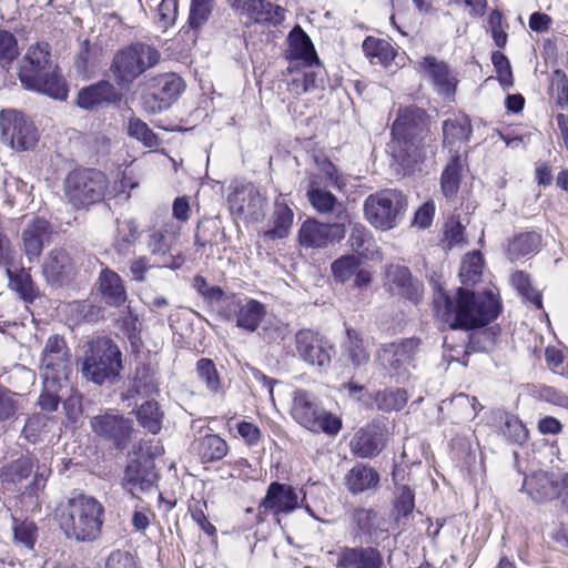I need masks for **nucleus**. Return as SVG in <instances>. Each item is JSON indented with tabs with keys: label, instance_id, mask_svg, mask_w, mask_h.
<instances>
[{
	"label": "nucleus",
	"instance_id": "obj_60",
	"mask_svg": "<svg viewBox=\"0 0 568 568\" xmlns=\"http://www.w3.org/2000/svg\"><path fill=\"white\" fill-rule=\"evenodd\" d=\"M220 232L217 223L212 219H204L197 223L194 233V245L196 247L213 246L216 244V236Z\"/></svg>",
	"mask_w": 568,
	"mask_h": 568
},
{
	"label": "nucleus",
	"instance_id": "obj_45",
	"mask_svg": "<svg viewBox=\"0 0 568 568\" xmlns=\"http://www.w3.org/2000/svg\"><path fill=\"white\" fill-rule=\"evenodd\" d=\"M407 400V393L403 388H385L374 396L377 409L386 413L403 409Z\"/></svg>",
	"mask_w": 568,
	"mask_h": 568
},
{
	"label": "nucleus",
	"instance_id": "obj_38",
	"mask_svg": "<svg viewBox=\"0 0 568 568\" xmlns=\"http://www.w3.org/2000/svg\"><path fill=\"white\" fill-rule=\"evenodd\" d=\"M33 467L32 456L22 455L0 468V479L2 484L17 486L31 475Z\"/></svg>",
	"mask_w": 568,
	"mask_h": 568
},
{
	"label": "nucleus",
	"instance_id": "obj_47",
	"mask_svg": "<svg viewBox=\"0 0 568 568\" xmlns=\"http://www.w3.org/2000/svg\"><path fill=\"white\" fill-rule=\"evenodd\" d=\"M393 507L397 520L407 519L415 508V491L408 485L395 483Z\"/></svg>",
	"mask_w": 568,
	"mask_h": 568
},
{
	"label": "nucleus",
	"instance_id": "obj_15",
	"mask_svg": "<svg viewBox=\"0 0 568 568\" xmlns=\"http://www.w3.org/2000/svg\"><path fill=\"white\" fill-rule=\"evenodd\" d=\"M265 202L266 199L252 183L236 186L227 196L231 211L251 222H258L264 217Z\"/></svg>",
	"mask_w": 568,
	"mask_h": 568
},
{
	"label": "nucleus",
	"instance_id": "obj_54",
	"mask_svg": "<svg viewBox=\"0 0 568 568\" xmlns=\"http://www.w3.org/2000/svg\"><path fill=\"white\" fill-rule=\"evenodd\" d=\"M351 519L356 527L355 536L372 537L376 531L377 513L372 508L357 507L353 509Z\"/></svg>",
	"mask_w": 568,
	"mask_h": 568
},
{
	"label": "nucleus",
	"instance_id": "obj_24",
	"mask_svg": "<svg viewBox=\"0 0 568 568\" xmlns=\"http://www.w3.org/2000/svg\"><path fill=\"white\" fill-rule=\"evenodd\" d=\"M386 278L397 294L418 304L423 298V284L414 278L409 268L399 264H390L386 267Z\"/></svg>",
	"mask_w": 568,
	"mask_h": 568
},
{
	"label": "nucleus",
	"instance_id": "obj_31",
	"mask_svg": "<svg viewBox=\"0 0 568 568\" xmlns=\"http://www.w3.org/2000/svg\"><path fill=\"white\" fill-rule=\"evenodd\" d=\"M379 474L377 470L366 464H355L345 475V486L353 495L374 489L379 484Z\"/></svg>",
	"mask_w": 568,
	"mask_h": 568
},
{
	"label": "nucleus",
	"instance_id": "obj_35",
	"mask_svg": "<svg viewBox=\"0 0 568 568\" xmlns=\"http://www.w3.org/2000/svg\"><path fill=\"white\" fill-rule=\"evenodd\" d=\"M192 449L201 458L202 463L221 460L229 450L226 442L216 434H209L196 439Z\"/></svg>",
	"mask_w": 568,
	"mask_h": 568
},
{
	"label": "nucleus",
	"instance_id": "obj_40",
	"mask_svg": "<svg viewBox=\"0 0 568 568\" xmlns=\"http://www.w3.org/2000/svg\"><path fill=\"white\" fill-rule=\"evenodd\" d=\"M363 52L372 64L388 65L396 57L393 45L384 39L367 37L362 44Z\"/></svg>",
	"mask_w": 568,
	"mask_h": 568
},
{
	"label": "nucleus",
	"instance_id": "obj_12",
	"mask_svg": "<svg viewBox=\"0 0 568 568\" xmlns=\"http://www.w3.org/2000/svg\"><path fill=\"white\" fill-rule=\"evenodd\" d=\"M333 349L331 342L318 332L303 328L295 334L296 355L311 366L328 367Z\"/></svg>",
	"mask_w": 568,
	"mask_h": 568
},
{
	"label": "nucleus",
	"instance_id": "obj_61",
	"mask_svg": "<svg viewBox=\"0 0 568 568\" xmlns=\"http://www.w3.org/2000/svg\"><path fill=\"white\" fill-rule=\"evenodd\" d=\"M192 288L209 304L220 303L225 297V292L221 286L210 285L207 280L200 274L193 277Z\"/></svg>",
	"mask_w": 568,
	"mask_h": 568
},
{
	"label": "nucleus",
	"instance_id": "obj_6",
	"mask_svg": "<svg viewBox=\"0 0 568 568\" xmlns=\"http://www.w3.org/2000/svg\"><path fill=\"white\" fill-rule=\"evenodd\" d=\"M291 415L296 423L313 433L335 436L342 428V419L326 412L316 396L305 389L294 390Z\"/></svg>",
	"mask_w": 568,
	"mask_h": 568
},
{
	"label": "nucleus",
	"instance_id": "obj_34",
	"mask_svg": "<svg viewBox=\"0 0 568 568\" xmlns=\"http://www.w3.org/2000/svg\"><path fill=\"white\" fill-rule=\"evenodd\" d=\"M293 219L294 213L292 209L280 199H276L272 214L273 227L262 233L263 239L266 241H275L287 237L293 224Z\"/></svg>",
	"mask_w": 568,
	"mask_h": 568
},
{
	"label": "nucleus",
	"instance_id": "obj_22",
	"mask_svg": "<svg viewBox=\"0 0 568 568\" xmlns=\"http://www.w3.org/2000/svg\"><path fill=\"white\" fill-rule=\"evenodd\" d=\"M82 376L97 385L106 379V336L91 339L83 355Z\"/></svg>",
	"mask_w": 568,
	"mask_h": 568
},
{
	"label": "nucleus",
	"instance_id": "obj_52",
	"mask_svg": "<svg viewBox=\"0 0 568 568\" xmlns=\"http://www.w3.org/2000/svg\"><path fill=\"white\" fill-rule=\"evenodd\" d=\"M42 379L43 390L39 397L38 405L42 410L55 412L61 402L59 392L62 390L68 381L47 379L45 377H42Z\"/></svg>",
	"mask_w": 568,
	"mask_h": 568
},
{
	"label": "nucleus",
	"instance_id": "obj_25",
	"mask_svg": "<svg viewBox=\"0 0 568 568\" xmlns=\"http://www.w3.org/2000/svg\"><path fill=\"white\" fill-rule=\"evenodd\" d=\"M465 165L466 159H464L458 152H455L449 158L440 174L439 190L448 203H455L457 200Z\"/></svg>",
	"mask_w": 568,
	"mask_h": 568
},
{
	"label": "nucleus",
	"instance_id": "obj_5",
	"mask_svg": "<svg viewBox=\"0 0 568 568\" xmlns=\"http://www.w3.org/2000/svg\"><path fill=\"white\" fill-rule=\"evenodd\" d=\"M160 60L159 51L145 43L136 42L119 51L110 70L115 74L120 89L109 83V104L122 100L123 91L128 85L148 69L154 67Z\"/></svg>",
	"mask_w": 568,
	"mask_h": 568
},
{
	"label": "nucleus",
	"instance_id": "obj_42",
	"mask_svg": "<svg viewBox=\"0 0 568 568\" xmlns=\"http://www.w3.org/2000/svg\"><path fill=\"white\" fill-rule=\"evenodd\" d=\"M473 133L470 120L467 115L447 119L443 122V143L452 145L457 141H469Z\"/></svg>",
	"mask_w": 568,
	"mask_h": 568
},
{
	"label": "nucleus",
	"instance_id": "obj_26",
	"mask_svg": "<svg viewBox=\"0 0 568 568\" xmlns=\"http://www.w3.org/2000/svg\"><path fill=\"white\" fill-rule=\"evenodd\" d=\"M104 51L101 44L84 40L73 59L75 73L90 79L102 70Z\"/></svg>",
	"mask_w": 568,
	"mask_h": 568
},
{
	"label": "nucleus",
	"instance_id": "obj_39",
	"mask_svg": "<svg viewBox=\"0 0 568 568\" xmlns=\"http://www.w3.org/2000/svg\"><path fill=\"white\" fill-rule=\"evenodd\" d=\"M133 430L131 419L109 414V449H125L131 442Z\"/></svg>",
	"mask_w": 568,
	"mask_h": 568
},
{
	"label": "nucleus",
	"instance_id": "obj_2",
	"mask_svg": "<svg viewBox=\"0 0 568 568\" xmlns=\"http://www.w3.org/2000/svg\"><path fill=\"white\" fill-rule=\"evenodd\" d=\"M390 134L396 142L393 155L405 173L420 171L428 154H434L435 139L430 134L429 116L420 108L399 109Z\"/></svg>",
	"mask_w": 568,
	"mask_h": 568
},
{
	"label": "nucleus",
	"instance_id": "obj_18",
	"mask_svg": "<svg viewBox=\"0 0 568 568\" xmlns=\"http://www.w3.org/2000/svg\"><path fill=\"white\" fill-rule=\"evenodd\" d=\"M387 437L386 426L373 422L355 433L349 443L351 452L359 458H374L386 446Z\"/></svg>",
	"mask_w": 568,
	"mask_h": 568
},
{
	"label": "nucleus",
	"instance_id": "obj_48",
	"mask_svg": "<svg viewBox=\"0 0 568 568\" xmlns=\"http://www.w3.org/2000/svg\"><path fill=\"white\" fill-rule=\"evenodd\" d=\"M106 101V80L82 88L78 93L77 104L84 110H94Z\"/></svg>",
	"mask_w": 568,
	"mask_h": 568
},
{
	"label": "nucleus",
	"instance_id": "obj_51",
	"mask_svg": "<svg viewBox=\"0 0 568 568\" xmlns=\"http://www.w3.org/2000/svg\"><path fill=\"white\" fill-rule=\"evenodd\" d=\"M484 260L480 252L467 254L463 260L459 277L464 285H471L480 281L483 273Z\"/></svg>",
	"mask_w": 568,
	"mask_h": 568
},
{
	"label": "nucleus",
	"instance_id": "obj_36",
	"mask_svg": "<svg viewBox=\"0 0 568 568\" xmlns=\"http://www.w3.org/2000/svg\"><path fill=\"white\" fill-rule=\"evenodd\" d=\"M342 352L354 368L366 365L369 361V352L364 345L361 333L352 327L346 328V339L342 344Z\"/></svg>",
	"mask_w": 568,
	"mask_h": 568
},
{
	"label": "nucleus",
	"instance_id": "obj_4",
	"mask_svg": "<svg viewBox=\"0 0 568 568\" xmlns=\"http://www.w3.org/2000/svg\"><path fill=\"white\" fill-rule=\"evenodd\" d=\"M58 511L60 527L67 537L78 541H92L100 535L104 508L95 498L74 494Z\"/></svg>",
	"mask_w": 568,
	"mask_h": 568
},
{
	"label": "nucleus",
	"instance_id": "obj_10",
	"mask_svg": "<svg viewBox=\"0 0 568 568\" xmlns=\"http://www.w3.org/2000/svg\"><path fill=\"white\" fill-rule=\"evenodd\" d=\"M418 346L419 339L416 337L382 344L376 352V361L388 371L390 376L405 377Z\"/></svg>",
	"mask_w": 568,
	"mask_h": 568
},
{
	"label": "nucleus",
	"instance_id": "obj_9",
	"mask_svg": "<svg viewBox=\"0 0 568 568\" xmlns=\"http://www.w3.org/2000/svg\"><path fill=\"white\" fill-rule=\"evenodd\" d=\"M65 194L77 209L93 204L104 196L101 175L94 170H77L67 176Z\"/></svg>",
	"mask_w": 568,
	"mask_h": 568
},
{
	"label": "nucleus",
	"instance_id": "obj_21",
	"mask_svg": "<svg viewBox=\"0 0 568 568\" xmlns=\"http://www.w3.org/2000/svg\"><path fill=\"white\" fill-rule=\"evenodd\" d=\"M232 8L257 24L276 27L285 19L284 8L266 0H234Z\"/></svg>",
	"mask_w": 568,
	"mask_h": 568
},
{
	"label": "nucleus",
	"instance_id": "obj_13",
	"mask_svg": "<svg viewBox=\"0 0 568 568\" xmlns=\"http://www.w3.org/2000/svg\"><path fill=\"white\" fill-rule=\"evenodd\" d=\"M183 89V80L180 77L175 74L160 75L142 95L143 110L149 114H158L168 110Z\"/></svg>",
	"mask_w": 568,
	"mask_h": 568
},
{
	"label": "nucleus",
	"instance_id": "obj_14",
	"mask_svg": "<svg viewBox=\"0 0 568 568\" xmlns=\"http://www.w3.org/2000/svg\"><path fill=\"white\" fill-rule=\"evenodd\" d=\"M335 568H383L381 550L373 546H338L328 552Z\"/></svg>",
	"mask_w": 568,
	"mask_h": 568
},
{
	"label": "nucleus",
	"instance_id": "obj_20",
	"mask_svg": "<svg viewBox=\"0 0 568 568\" xmlns=\"http://www.w3.org/2000/svg\"><path fill=\"white\" fill-rule=\"evenodd\" d=\"M528 494L538 503L559 498L568 488V473L537 471L525 480Z\"/></svg>",
	"mask_w": 568,
	"mask_h": 568
},
{
	"label": "nucleus",
	"instance_id": "obj_3",
	"mask_svg": "<svg viewBox=\"0 0 568 568\" xmlns=\"http://www.w3.org/2000/svg\"><path fill=\"white\" fill-rule=\"evenodd\" d=\"M19 80L29 91L51 99L65 101L69 94L67 80L53 67L48 43L31 45L20 62Z\"/></svg>",
	"mask_w": 568,
	"mask_h": 568
},
{
	"label": "nucleus",
	"instance_id": "obj_59",
	"mask_svg": "<svg viewBox=\"0 0 568 568\" xmlns=\"http://www.w3.org/2000/svg\"><path fill=\"white\" fill-rule=\"evenodd\" d=\"M550 92L556 100V105L565 110L568 106V78L561 69L551 72Z\"/></svg>",
	"mask_w": 568,
	"mask_h": 568
},
{
	"label": "nucleus",
	"instance_id": "obj_37",
	"mask_svg": "<svg viewBox=\"0 0 568 568\" xmlns=\"http://www.w3.org/2000/svg\"><path fill=\"white\" fill-rule=\"evenodd\" d=\"M6 273L9 278V287L14 291L23 302L33 303L39 296V292L30 272L22 267L18 271L7 268Z\"/></svg>",
	"mask_w": 568,
	"mask_h": 568
},
{
	"label": "nucleus",
	"instance_id": "obj_64",
	"mask_svg": "<svg viewBox=\"0 0 568 568\" xmlns=\"http://www.w3.org/2000/svg\"><path fill=\"white\" fill-rule=\"evenodd\" d=\"M139 236L136 225L133 221H118V240L115 250L119 254H126L130 246L133 245Z\"/></svg>",
	"mask_w": 568,
	"mask_h": 568
},
{
	"label": "nucleus",
	"instance_id": "obj_43",
	"mask_svg": "<svg viewBox=\"0 0 568 568\" xmlns=\"http://www.w3.org/2000/svg\"><path fill=\"white\" fill-rule=\"evenodd\" d=\"M111 315L113 317L114 325L119 328L121 334L129 339L134 349H138L141 342L138 331V317L133 315L130 306L126 305Z\"/></svg>",
	"mask_w": 568,
	"mask_h": 568
},
{
	"label": "nucleus",
	"instance_id": "obj_17",
	"mask_svg": "<svg viewBox=\"0 0 568 568\" xmlns=\"http://www.w3.org/2000/svg\"><path fill=\"white\" fill-rule=\"evenodd\" d=\"M344 236V222L320 223L316 220H306L298 231V242L304 247H326Z\"/></svg>",
	"mask_w": 568,
	"mask_h": 568
},
{
	"label": "nucleus",
	"instance_id": "obj_58",
	"mask_svg": "<svg viewBox=\"0 0 568 568\" xmlns=\"http://www.w3.org/2000/svg\"><path fill=\"white\" fill-rule=\"evenodd\" d=\"M359 265V257L352 254H346L336 258L332 263L331 268L335 280L337 282L345 283L355 274Z\"/></svg>",
	"mask_w": 568,
	"mask_h": 568
},
{
	"label": "nucleus",
	"instance_id": "obj_63",
	"mask_svg": "<svg viewBox=\"0 0 568 568\" xmlns=\"http://www.w3.org/2000/svg\"><path fill=\"white\" fill-rule=\"evenodd\" d=\"M129 135L139 140L148 148L159 145L158 135L149 128V125L138 118H131L128 125Z\"/></svg>",
	"mask_w": 568,
	"mask_h": 568
},
{
	"label": "nucleus",
	"instance_id": "obj_30",
	"mask_svg": "<svg viewBox=\"0 0 568 568\" xmlns=\"http://www.w3.org/2000/svg\"><path fill=\"white\" fill-rule=\"evenodd\" d=\"M288 59L295 62L296 67L300 64H308L318 62V57L314 49L308 34L300 27L295 26L288 34Z\"/></svg>",
	"mask_w": 568,
	"mask_h": 568
},
{
	"label": "nucleus",
	"instance_id": "obj_8",
	"mask_svg": "<svg viewBox=\"0 0 568 568\" xmlns=\"http://www.w3.org/2000/svg\"><path fill=\"white\" fill-rule=\"evenodd\" d=\"M0 131L3 143L18 151H27L38 142V130L33 122L16 110L0 112Z\"/></svg>",
	"mask_w": 568,
	"mask_h": 568
},
{
	"label": "nucleus",
	"instance_id": "obj_23",
	"mask_svg": "<svg viewBox=\"0 0 568 568\" xmlns=\"http://www.w3.org/2000/svg\"><path fill=\"white\" fill-rule=\"evenodd\" d=\"M154 464L150 459L138 458L129 460L123 471L122 486L132 496L134 490L148 491L156 481Z\"/></svg>",
	"mask_w": 568,
	"mask_h": 568
},
{
	"label": "nucleus",
	"instance_id": "obj_57",
	"mask_svg": "<svg viewBox=\"0 0 568 568\" xmlns=\"http://www.w3.org/2000/svg\"><path fill=\"white\" fill-rule=\"evenodd\" d=\"M20 54L17 38L8 30L0 29V67L10 69Z\"/></svg>",
	"mask_w": 568,
	"mask_h": 568
},
{
	"label": "nucleus",
	"instance_id": "obj_7",
	"mask_svg": "<svg viewBox=\"0 0 568 568\" xmlns=\"http://www.w3.org/2000/svg\"><path fill=\"white\" fill-rule=\"evenodd\" d=\"M407 201L403 192L395 189H386L369 194L364 201L366 220L375 227L383 231L390 230L402 220Z\"/></svg>",
	"mask_w": 568,
	"mask_h": 568
},
{
	"label": "nucleus",
	"instance_id": "obj_46",
	"mask_svg": "<svg viewBox=\"0 0 568 568\" xmlns=\"http://www.w3.org/2000/svg\"><path fill=\"white\" fill-rule=\"evenodd\" d=\"M302 67V84L296 90V95H302L311 91L324 89L325 70L321 62H312L308 64H300Z\"/></svg>",
	"mask_w": 568,
	"mask_h": 568
},
{
	"label": "nucleus",
	"instance_id": "obj_29",
	"mask_svg": "<svg viewBox=\"0 0 568 568\" xmlns=\"http://www.w3.org/2000/svg\"><path fill=\"white\" fill-rule=\"evenodd\" d=\"M212 0H191L190 14L185 26L179 32L187 45H194L201 28L207 22L212 12Z\"/></svg>",
	"mask_w": 568,
	"mask_h": 568
},
{
	"label": "nucleus",
	"instance_id": "obj_49",
	"mask_svg": "<svg viewBox=\"0 0 568 568\" xmlns=\"http://www.w3.org/2000/svg\"><path fill=\"white\" fill-rule=\"evenodd\" d=\"M155 237V243H162L163 248H150V252L158 258L159 266L173 271L180 270L185 262L182 253L176 255L171 254L172 245L164 233H159Z\"/></svg>",
	"mask_w": 568,
	"mask_h": 568
},
{
	"label": "nucleus",
	"instance_id": "obj_44",
	"mask_svg": "<svg viewBox=\"0 0 568 568\" xmlns=\"http://www.w3.org/2000/svg\"><path fill=\"white\" fill-rule=\"evenodd\" d=\"M163 416L164 414L155 400H146L136 410L139 424L153 435L160 433Z\"/></svg>",
	"mask_w": 568,
	"mask_h": 568
},
{
	"label": "nucleus",
	"instance_id": "obj_62",
	"mask_svg": "<svg viewBox=\"0 0 568 568\" xmlns=\"http://www.w3.org/2000/svg\"><path fill=\"white\" fill-rule=\"evenodd\" d=\"M372 241V234L364 225L359 223L352 225L348 244L355 253H357L359 256L367 257V252Z\"/></svg>",
	"mask_w": 568,
	"mask_h": 568
},
{
	"label": "nucleus",
	"instance_id": "obj_19",
	"mask_svg": "<svg viewBox=\"0 0 568 568\" xmlns=\"http://www.w3.org/2000/svg\"><path fill=\"white\" fill-rule=\"evenodd\" d=\"M298 508L296 489L287 484L272 481L264 498L258 504V517L265 514H290Z\"/></svg>",
	"mask_w": 568,
	"mask_h": 568
},
{
	"label": "nucleus",
	"instance_id": "obj_50",
	"mask_svg": "<svg viewBox=\"0 0 568 568\" xmlns=\"http://www.w3.org/2000/svg\"><path fill=\"white\" fill-rule=\"evenodd\" d=\"M195 373L207 390L217 394L222 388L220 374L214 362L210 358H200L195 364Z\"/></svg>",
	"mask_w": 568,
	"mask_h": 568
},
{
	"label": "nucleus",
	"instance_id": "obj_32",
	"mask_svg": "<svg viewBox=\"0 0 568 568\" xmlns=\"http://www.w3.org/2000/svg\"><path fill=\"white\" fill-rule=\"evenodd\" d=\"M307 199L312 206L318 213H333L337 212V217L342 220V222L347 217H342V211L338 210L342 207V203L338 202L337 197L329 191L323 189L318 181V176L313 175L310 179V185L306 192Z\"/></svg>",
	"mask_w": 568,
	"mask_h": 568
},
{
	"label": "nucleus",
	"instance_id": "obj_11",
	"mask_svg": "<svg viewBox=\"0 0 568 568\" xmlns=\"http://www.w3.org/2000/svg\"><path fill=\"white\" fill-rule=\"evenodd\" d=\"M71 357L70 348L63 336L58 334L49 336L41 353L40 371L42 377L68 381Z\"/></svg>",
	"mask_w": 568,
	"mask_h": 568
},
{
	"label": "nucleus",
	"instance_id": "obj_41",
	"mask_svg": "<svg viewBox=\"0 0 568 568\" xmlns=\"http://www.w3.org/2000/svg\"><path fill=\"white\" fill-rule=\"evenodd\" d=\"M541 245V236L536 232H525L516 235L507 247V256L513 262L526 255L537 253Z\"/></svg>",
	"mask_w": 568,
	"mask_h": 568
},
{
	"label": "nucleus",
	"instance_id": "obj_16",
	"mask_svg": "<svg viewBox=\"0 0 568 568\" xmlns=\"http://www.w3.org/2000/svg\"><path fill=\"white\" fill-rule=\"evenodd\" d=\"M53 227L44 217L34 216L29 220L21 231V250L30 263L37 261L43 248L50 244Z\"/></svg>",
	"mask_w": 568,
	"mask_h": 568
},
{
	"label": "nucleus",
	"instance_id": "obj_27",
	"mask_svg": "<svg viewBox=\"0 0 568 568\" xmlns=\"http://www.w3.org/2000/svg\"><path fill=\"white\" fill-rule=\"evenodd\" d=\"M422 68L432 79L437 93L445 98L455 94L457 80L453 77L447 63L438 61L435 57H426L422 62Z\"/></svg>",
	"mask_w": 568,
	"mask_h": 568
},
{
	"label": "nucleus",
	"instance_id": "obj_28",
	"mask_svg": "<svg viewBox=\"0 0 568 568\" xmlns=\"http://www.w3.org/2000/svg\"><path fill=\"white\" fill-rule=\"evenodd\" d=\"M72 270L71 257L63 248L52 250L44 260L42 274L50 285L61 286Z\"/></svg>",
	"mask_w": 568,
	"mask_h": 568
},
{
	"label": "nucleus",
	"instance_id": "obj_55",
	"mask_svg": "<svg viewBox=\"0 0 568 568\" xmlns=\"http://www.w3.org/2000/svg\"><path fill=\"white\" fill-rule=\"evenodd\" d=\"M501 419L499 430L505 438L519 445L528 439V430L517 416L506 414Z\"/></svg>",
	"mask_w": 568,
	"mask_h": 568
},
{
	"label": "nucleus",
	"instance_id": "obj_53",
	"mask_svg": "<svg viewBox=\"0 0 568 568\" xmlns=\"http://www.w3.org/2000/svg\"><path fill=\"white\" fill-rule=\"evenodd\" d=\"M510 280L514 287L527 302L538 310L542 307L541 294L532 286L530 277L526 272L516 271Z\"/></svg>",
	"mask_w": 568,
	"mask_h": 568
},
{
	"label": "nucleus",
	"instance_id": "obj_33",
	"mask_svg": "<svg viewBox=\"0 0 568 568\" xmlns=\"http://www.w3.org/2000/svg\"><path fill=\"white\" fill-rule=\"evenodd\" d=\"M267 314V307L254 298L240 303L236 312V326L247 333H255Z\"/></svg>",
	"mask_w": 568,
	"mask_h": 568
},
{
	"label": "nucleus",
	"instance_id": "obj_56",
	"mask_svg": "<svg viewBox=\"0 0 568 568\" xmlns=\"http://www.w3.org/2000/svg\"><path fill=\"white\" fill-rule=\"evenodd\" d=\"M13 539L18 544H22L29 550L34 548L38 539V527L31 520H19L13 517Z\"/></svg>",
	"mask_w": 568,
	"mask_h": 568
},
{
	"label": "nucleus",
	"instance_id": "obj_1",
	"mask_svg": "<svg viewBox=\"0 0 568 568\" xmlns=\"http://www.w3.org/2000/svg\"><path fill=\"white\" fill-rule=\"evenodd\" d=\"M430 283L434 288L435 315L452 329L486 326L500 313V301L491 291L476 294L466 287H459L452 297L437 281L432 278Z\"/></svg>",
	"mask_w": 568,
	"mask_h": 568
}]
</instances>
